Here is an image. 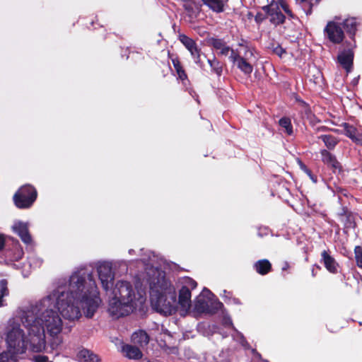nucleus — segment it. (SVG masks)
Segmentation results:
<instances>
[{
    "instance_id": "c756f323",
    "label": "nucleus",
    "mask_w": 362,
    "mask_h": 362,
    "mask_svg": "<svg viewBox=\"0 0 362 362\" xmlns=\"http://www.w3.org/2000/svg\"><path fill=\"white\" fill-rule=\"evenodd\" d=\"M19 354L8 347L7 351L0 354V362H17V355Z\"/></svg>"
},
{
    "instance_id": "6e6552de",
    "label": "nucleus",
    "mask_w": 362,
    "mask_h": 362,
    "mask_svg": "<svg viewBox=\"0 0 362 362\" xmlns=\"http://www.w3.org/2000/svg\"><path fill=\"white\" fill-rule=\"evenodd\" d=\"M262 9L270 17L269 21L275 26L284 23L286 16L280 11L279 5L274 0L268 5L262 7Z\"/></svg>"
},
{
    "instance_id": "20e7f679",
    "label": "nucleus",
    "mask_w": 362,
    "mask_h": 362,
    "mask_svg": "<svg viewBox=\"0 0 362 362\" xmlns=\"http://www.w3.org/2000/svg\"><path fill=\"white\" fill-rule=\"evenodd\" d=\"M114 297L110 300L108 310L112 316L124 317L132 313L137 307L135 292L128 281H118L113 290Z\"/></svg>"
},
{
    "instance_id": "864d4df0",
    "label": "nucleus",
    "mask_w": 362,
    "mask_h": 362,
    "mask_svg": "<svg viewBox=\"0 0 362 362\" xmlns=\"http://www.w3.org/2000/svg\"><path fill=\"white\" fill-rule=\"evenodd\" d=\"M163 64L165 66L167 70H171V68H170V66L169 63H168L167 64H165L164 63H163Z\"/></svg>"
},
{
    "instance_id": "72a5a7b5",
    "label": "nucleus",
    "mask_w": 362,
    "mask_h": 362,
    "mask_svg": "<svg viewBox=\"0 0 362 362\" xmlns=\"http://www.w3.org/2000/svg\"><path fill=\"white\" fill-rule=\"evenodd\" d=\"M190 54L194 59V63L200 68H202L204 66V62L202 60V56L206 57V55L202 52V49L199 47L196 50H194V52H192Z\"/></svg>"
},
{
    "instance_id": "4d7b16f0",
    "label": "nucleus",
    "mask_w": 362,
    "mask_h": 362,
    "mask_svg": "<svg viewBox=\"0 0 362 362\" xmlns=\"http://www.w3.org/2000/svg\"><path fill=\"white\" fill-rule=\"evenodd\" d=\"M204 291H207V292H209V293H211V291H210L209 289H206V288H204Z\"/></svg>"
},
{
    "instance_id": "c03bdc74",
    "label": "nucleus",
    "mask_w": 362,
    "mask_h": 362,
    "mask_svg": "<svg viewBox=\"0 0 362 362\" xmlns=\"http://www.w3.org/2000/svg\"><path fill=\"white\" fill-rule=\"evenodd\" d=\"M306 173H307L308 175L310 177V178L313 181V182L316 183L317 182V176L314 175L312 173L311 170H306Z\"/></svg>"
},
{
    "instance_id": "49530a36",
    "label": "nucleus",
    "mask_w": 362,
    "mask_h": 362,
    "mask_svg": "<svg viewBox=\"0 0 362 362\" xmlns=\"http://www.w3.org/2000/svg\"><path fill=\"white\" fill-rule=\"evenodd\" d=\"M328 130H331V129H329V128H328L327 127H325V126H321V127H318L317 129V132H320V131H328ZM332 131H333L334 132H339V129H332Z\"/></svg>"
},
{
    "instance_id": "3c124183",
    "label": "nucleus",
    "mask_w": 362,
    "mask_h": 362,
    "mask_svg": "<svg viewBox=\"0 0 362 362\" xmlns=\"http://www.w3.org/2000/svg\"><path fill=\"white\" fill-rule=\"evenodd\" d=\"M289 268V264L288 262H284V266L282 267V270H286Z\"/></svg>"
},
{
    "instance_id": "a18cd8bd",
    "label": "nucleus",
    "mask_w": 362,
    "mask_h": 362,
    "mask_svg": "<svg viewBox=\"0 0 362 362\" xmlns=\"http://www.w3.org/2000/svg\"><path fill=\"white\" fill-rule=\"evenodd\" d=\"M6 239L3 234H0V251L2 250L5 246Z\"/></svg>"
},
{
    "instance_id": "de8ad7c7",
    "label": "nucleus",
    "mask_w": 362,
    "mask_h": 362,
    "mask_svg": "<svg viewBox=\"0 0 362 362\" xmlns=\"http://www.w3.org/2000/svg\"><path fill=\"white\" fill-rule=\"evenodd\" d=\"M199 47L197 45V42L194 43L193 45H191V46L187 47L186 49L191 54L192 52H194V50H196Z\"/></svg>"
},
{
    "instance_id": "1a4fd4ad",
    "label": "nucleus",
    "mask_w": 362,
    "mask_h": 362,
    "mask_svg": "<svg viewBox=\"0 0 362 362\" xmlns=\"http://www.w3.org/2000/svg\"><path fill=\"white\" fill-rule=\"evenodd\" d=\"M324 31L329 40L334 44H339L344 40V30L340 25L336 22L329 21L327 24Z\"/></svg>"
},
{
    "instance_id": "5701e85b",
    "label": "nucleus",
    "mask_w": 362,
    "mask_h": 362,
    "mask_svg": "<svg viewBox=\"0 0 362 362\" xmlns=\"http://www.w3.org/2000/svg\"><path fill=\"white\" fill-rule=\"evenodd\" d=\"M122 351L125 353V356L130 359H139L143 356L139 347L129 344L124 345L122 346Z\"/></svg>"
},
{
    "instance_id": "cd10ccee",
    "label": "nucleus",
    "mask_w": 362,
    "mask_h": 362,
    "mask_svg": "<svg viewBox=\"0 0 362 362\" xmlns=\"http://www.w3.org/2000/svg\"><path fill=\"white\" fill-rule=\"evenodd\" d=\"M343 26L346 33L350 35L351 38H354L356 32L357 23L354 18L345 19L343 22Z\"/></svg>"
},
{
    "instance_id": "6e6d98bb",
    "label": "nucleus",
    "mask_w": 362,
    "mask_h": 362,
    "mask_svg": "<svg viewBox=\"0 0 362 362\" xmlns=\"http://www.w3.org/2000/svg\"><path fill=\"white\" fill-rule=\"evenodd\" d=\"M317 78H318V76H316V77H315V80H314L315 83H317V81H316Z\"/></svg>"
},
{
    "instance_id": "2f4dec72",
    "label": "nucleus",
    "mask_w": 362,
    "mask_h": 362,
    "mask_svg": "<svg viewBox=\"0 0 362 362\" xmlns=\"http://www.w3.org/2000/svg\"><path fill=\"white\" fill-rule=\"evenodd\" d=\"M206 43L209 46L212 47L216 50H218L226 44L223 39L214 37H208L206 39Z\"/></svg>"
},
{
    "instance_id": "4be33fe9",
    "label": "nucleus",
    "mask_w": 362,
    "mask_h": 362,
    "mask_svg": "<svg viewBox=\"0 0 362 362\" xmlns=\"http://www.w3.org/2000/svg\"><path fill=\"white\" fill-rule=\"evenodd\" d=\"M132 341L139 346H144L149 342V337L144 330L135 332L132 335Z\"/></svg>"
},
{
    "instance_id": "473e14b6",
    "label": "nucleus",
    "mask_w": 362,
    "mask_h": 362,
    "mask_svg": "<svg viewBox=\"0 0 362 362\" xmlns=\"http://www.w3.org/2000/svg\"><path fill=\"white\" fill-rule=\"evenodd\" d=\"M279 124L282 128L285 129V132L288 135L291 136L293 134V125L289 117H284L281 118L279 121Z\"/></svg>"
},
{
    "instance_id": "680f3d73",
    "label": "nucleus",
    "mask_w": 362,
    "mask_h": 362,
    "mask_svg": "<svg viewBox=\"0 0 362 362\" xmlns=\"http://www.w3.org/2000/svg\"><path fill=\"white\" fill-rule=\"evenodd\" d=\"M224 1L228 4L229 0H224Z\"/></svg>"
},
{
    "instance_id": "09e8293b",
    "label": "nucleus",
    "mask_w": 362,
    "mask_h": 362,
    "mask_svg": "<svg viewBox=\"0 0 362 362\" xmlns=\"http://www.w3.org/2000/svg\"><path fill=\"white\" fill-rule=\"evenodd\" d=\"M310 123L312 124H315V123H318L320 122V120L317 119V117H315V115H312L310 114Z\"/></svg>"
},
{
    "instance_id": "5fc2aeb1",
    "label": "nucleus",
    "mask_w": 362,
    "mask_h": 362,
    "mask_svg": "<svg viewBox=\"0 0 362 362\" xmlns=\"http://www.w3.org/2000/svg\"><path fill=\"white\" fill-rule=\"evenodd\" d=\"M311 274H312V276H313V277H315V276H316V272H315V269H314V268H313V269H312Z\"/></svg>"
},
{
    "instance_id": "603ef678",
    "label": "nucleus",
    "mask_w": 362,
    "mask_h": 362,
    "mask_svg": "<svg viewBox=\"0 0 362 362\" xmlns=\"http://www.w3.org/2000/svg\"><path fill=\"white\" fill-rule=\"evenodd\" d=\"M247 18H248V19L252 18L253 17V14H252V12H250H250H248V13H247Z\"/></svg>"
},
{
    "instance_id": "13d9d810",
    "label": "nucleus",
    "mask_w": 362,
    "mask_h": 362,
    "mask_svg": "<svg viewBox=\"0 0 362 362\" xmlns=\"http://www.w3.org/2000/svg\"><path fill=\"white\" fill-rule=\"evenodd\" d=\"M163 76H165V74L164 73V71H163Z\"/></svg>"
},
{
    "instance_id": "7ed1b4c3",
    "label": "nucleus",
    "mask_w": 362,
    "mask_h": 362,
    "mask_svg": "<svg viewBox=\"0 0 362 362\" xmlns=\"http://www.w3.org/2000/svg\"><path fill=\"white\" fill-rule=\"evenodd\" d=\"M150 295L152 305L157 312L165 315L175 312L176 292L175 287L164 276L156 282L150 283Z\"/></svg>"
},
{
    "instance_id": "bf43d9fd",
    "label": "nucleus",
    "mask_w": 362,
    "mask_h": 362,
    "mask_svg": "<svg viewBox=\"0 0 362 362\" xmlns=\"http://www.w3.org/2000/svg\"><path fill=\"white\" fill-rule=\"evenodd\" d=\"M107 35V34L105 35L104 40L106 39Z\"/></svg>"
},
{
    "instance_id": "2eb2a0df",
    "label": "nucleus",
    "mask_w": 362,
    "mask_h": 362,
    "mask_svg": "<svg viewBox=\"0 0 362 362\" xmlns=\"http://www.w3.org/2000/svg\"><path fill=\"white\" fill-rule=\"evenodd\" d=\"M13 230L25 244L28 245L31 243L32 237L29 233L27 223L22 221L16 222L13 226Z\"/></svg>"
},
{
    "instance_id": "052dcab7",
    "label": "nucleus",
    "mask_w": 362,
    "mask_h": 362,
    "mask_svg": "<svg viewBox=\"0 0 362 362\" xmlns=\"http://www.w3.org/2000/svg\"><path fill=\"white\" fill-rule=\"evenodd\" d=\"M317 75H320V72L319 71H317Z\"/></svg>"
},
{
    "instance_id": "f03ea898",
    "label": "nucleus",
    "mask_w": 362,
    "mask_h": 362,
    "mask_svg": "<svg viewBox=\"0 0 362 362\" xmlns=\"http://www.w3.org/2000/svg\"><path fill=\"white\" fill-rule=\"evenodd\" d=\"M50 296L25 311L21 322L28 329L30 337V345L34 352H42L45 349V329L51 337H55L62 330V320L57 311L47 309L39 316L42 307H45L51 300Z\"/></svg>"
},
{
    "instance_id": "a19ab883",
    "label": "nucleus",
    "mask_w": 362,
    "mask_h": 362,
    "mask_svg": "<svg viewBox=\"0 0 362 362\" xmlns=\"http://www.w3.org/2000/svg\"><path fill=\"white\" fill-rule=\"evenodd\" d=\"M273 53L281 57L282 55L286 53V49H284L279 44H277L276 46L274 47Z\"/></svg>"
},
{
    "instance_id": "4468645a",
    "label": "nucleus",
    "mask_w": 362,
    "mask_h": 362,
    "mask_svg": "<svg viewBox=\"0 0 362 362\" xmlns=\"http://www.w3.org/2000/svg\"><path fill=\"white\" fill-rule=\"evenodd\" d=\"M354 53L351 49H344L337 57V61L347 72H349L354 64Z\"/></svg>"
},
{
    "instance_id": "4c0bfd02",
    "label": "nucleus",
    "mask_w": 362,
    "mask_h": 362,
    "mask_svg": "<svg viewBox=\"0 0 362 362\" xmlns=\"http://www.w3.org/2000/svg\"><path fill=\"white\" fill-rule=\"evenodd\" d=\"M280 5L286 14H288L292 18H294V14L293 13L292 11L289 8V6L285 1L281 0L280 2Z\"/></svg>"
},
{
    "instance_id": "f257e3e1",
    "label": "nucleus",
    "mask_w": 362,
    "mask_h": 362,
    "mask_svg": "<svg viewBox=\"0 0 362 362\" xmlns=\"http://www.w3.org/2000/svg\"><path fill=\"white\" fill-rule=\"evenodd\" d=\"M98 295L92 273L87 269H81L70 276L69 291L62 292L55 303L65 319H79L81 316V309L86 317L91 318L101 301Z\"/></svg>"
},
{
    "instance_id": "ea45409f",
    "label": "nucleus",
    "mask_w": 362,
    "mask_h": 362,
    "mask_svg": "<svg viewBox=\"0 0 362 362\" xmlns=\"http://www.w3.org/2000/svg\"><path fill=\"white\" fill-rule=\"evenodd\" d=\"M219 52H218V54L220 55H223V56H227L228 55L229 52H230V54L232 53V50H234L233 48H231L230 47H229L228 45H227V44H226L223 47H222V48L219 49Z\"/></svg>"
},
{
    "instance_id": "f704fd0d",
    "label": "nucleus",
    "mask_w": 362,
    "mask_h": 362,
    "mask_svg": "<svg viewBox=\"0 0 362 362\" xmlns=\"http://www.w3.org/2000/svg\"><path fill=\"white\" fill-rule=\"evenodd\" d=\"M355 260L358 267L362 269V247L357 245L354 248Z\"/></svg>"
},
{
    "instance_id": "a878e982",
    "label": "nucleus",
    "mask_w": 362,
    "mask_h": 362,
    "mask_svg": "<svg viewBox=\"0 0 362 362\" xmlns=\"http://www.w3.org/2000/svg\"><path fill=\"white\" fill-rule=\"evenodd\" d=\"M13 252L12 250L6 251V257L9 258L11 261H18L23 255V249L21 247L18 242L13 245Z\"/></svg>"
},
{
    "instance_id": "f8f14e48",
    "label": "nucleus",
    "mask_w": 362,
    "mask_h": 362,
    "mask_svg": "<svg viewBox=\"0 0 362 362\" xmlns=\"http://www.w3.org/2000/svg\"><path fill=\"white\" fill-rule=\"evenodd\" d=\"M229 59L245 74L250 75L252 72L253 66L245 58L240 57L237 50H232Z\"/></svg>"
},
{
    "instance_id": "7c9ffc66",
    "label": "nucleus",
    "mask_w": 362,
    "mask_h": 362,
    "mask_svg": "<svg viewBox=\"0 0 362 362\" xmlns=\"http://www.w3.org/2000/svg\"><path fill=\"white\" fill-rule=\"evenodd\" d=\"M208 63L211 67V71L216 74L217 76L220 77L223 72L222 62L218 60L216 57H214L212 59H208Z\"/></svg>"
},
{
    "instance_id": "412c9836",
    "label": "nucleus",
    "mask_w": 362,
    "mask_h": 362,
    "mask_svg": "<svg viewBox=\"0 0 362 362\" xmlns=\"http://www.w3.org/2000/svg\"><path fill=\"white\" fill-rule=\"evenodd\" d=\"M77 358L79 362H99L100 361L98 355L87 349H83L78 351Z\"/></svg>"
},
{
    "instance_id": "39448f33",
    "label": "nucleus",
    "mask_w": 362,
    "mask_h": 362,
    "mask_svg": "<svg viewBox=\"0 0 362 362\" xmlns=\"http://www.w3.org/2000/svg\"><path fill=\"white\" fill-rule=\"evenodd\" d=\"M6 343L8 347L16 353H25L27 349V341L24 331L21 328L19 322L11 319L6 327Z\"/></svg>"
},
{
    "instance_id": "0eeeda50",
    "label": "nucleus",
    "mask_w": 362,
    "mask_h": 362,
    "mask_svg": "<svg viewBox=\"0 0 362 362\" xmlns=\"http://www.w3.org/2000/svg\"><path fill=\"white\" fill-rule=\"evenodd\" d=\"M98 276L105 291L111 288L114 284L115 274L110 263L104 262L98 267Z\"/></svg>"
},
{
    "instance_id": "a211bd4d",
    "label": "nucleus",
    "mask_w": 362,
    "mask_h": 362,
    "mask_svg": "<svg viewBox=\"0 0 362 362\" xmlns=\"http://www.w3.org/2000/svg\"><path fill=\"white\" fill-rule=\"evenodd\" d=\"M202 4L206 6L211 11L216 13H223L227 3L224 0H200Z\"/></svg>"
},
{
    "instance_id": "dca6fc26",
    "label": "nucleus",
    "mask_w": 362,
    "mask_h": 362,
    "mask_svg": "<svg viewBox=\"0 0 362 362\" xmlns=\"http://www.w3.org/2000/svg\"><path fill=\"white\" fill-rule=\"evenodd\" d=\"M344 128L343 134L351 139L357 144H362V134L358 132L357 129L347 122H343L341 125Z\"/></svg>"
},
{
    "instance_id": "37998d69",
    "label": "nucleus",
    "mask_w": 362,
    "mask_h": 362,
    "mask_svg": "<svg viewBox=\"0 0 362 362\" xmlns=\"http://www.w3.org/2000/svg\"><path fill=\"white\" fill-rule=\"evenodd\" d=\"M35 362H48V357L46 356H37L35 357Z\"/></svg>"
},
{
    "instance_id": "aec40b11",
    "label": "nucleus",
    "mask_w": 362,
    "mask_h": 362,
    "mask_svg": "<svg viewBox=\"0 0 362 362\" xmlns=\"http://www.w3.org/2000/svg\"><path fill=\"white\" fill-rule=\"evenodd\" d=\"M253 267L257 273L262 276L269 274L272 269L271 262L267 259H262L257 261L254 264Z\"/></svg>"
},
{
    "instance_id": "79ce46f5",
    "label": "nucleus",
    "mask_w": 362,
    "mask_h": 362,
    "mask_svg": "<svg viewBox=\"0 0 362 362\" xmlns=\"http://www.w3.org/2000/svg\"><path fill=\"white\" fill-rule=\"evenodd\" d=\"M301 2H306L308 1V8L305 10V13L307 16H309L312 13L313 11V4L310 2L311 0H300ZM317 1V0H316ZM305 9V8H304Z\"/></svg>"
},
{
    "instance_id": "9d476101",
    "label": "nucleus",
    "mask_w": 362,
    "mask_h": 362,
    "mask_svg": "<svg viewBox=\"0 0 362 362\" xmlns=\"http://www.w3.org/2000/svg\"><path fill=\"white\" fill-rule=\"evenodd\" d=\"M223 307V304L217 300L210 307L208 302L204 298H198L195 300L194 309L199 313L215 314Z\"/></svg>"
},
{
    "instance_id": "6ab92c4d",
    "label": "nucleus",
    "mask_w": 362,
    "mask_h": 362,
    "mask_svg": "<svg viewBox=\"0 0 362 362\" xmlns=\"http://www.w3.org/2000/svg\"><path fill=\"white\" fill-rule=\"evenodd\" d=\"M191 291L187 286H182L179 291L178 303L182 308H189L191 305Z\"/></svg>"
},
{
    "instance_id": "c85d7f7f",
    "label": "nucleus",
    "mask_w": 362,
    "mask_h": 362,
    "mask_svg": "<svg viewBox=\"0 0 362 362\" xmlns=\"http://www.w3.org/2000/svg\"><path fill=\"white\" fill-rule=\"evenodd\" d=\"M340 216H345L346 220L344 225L347 228L354 227L355 226V216L346 207H343L341 212L339 214Z\"/></svg>"
},
{
    "instance_id": "c9c22d12",
    "label": "nucleus",
    "mask_w": 362,
    "mask_h": 362,
    "mask_svg": "<svg viewBox=\"0 0 362 362\" xmlns=\"http://www.w3.org/2000/svg\"><path fill=\"white\" fill-rule=\"evenodd\" d=\"M178 39L180 41V42L185 47V48L191 46V45H193L194 43L196 42L192 38L188 37L185 34H180L178 36Z\"/></svg>"
},
{
    "instance_id": "8fccbe9b",
    "label": "nucleus",
    "mask_w": 362,
    "mask_h": 362,
    "mask_svg": "<svg viewBox=\"0 0 362 362\" xmlns=\"http://www.w3.org/2000/svg\"><path fill=\"white\" fill-rule=\"evenodd\" d=\"M277 44L278 43L274 42V41H272V42H269L267 48L269 49H272V52H273L274 51V47H275V46H276Z\"/></svg>"
},
{
    "instance_id": "f3484780",
    "label": "nucleus",
    "mask_w": 362,
    "mask_h": 362,
    "mask_svg": "<svg viewBox=\"0 0 362 362\" xmlns=\"http://www.w3.org/2000/svg\"><path fill=\"white\" fill-rule=\"evenodd\" d=\"M168 57L171 59L173 65L175 69L178 78L182 81L187 80V75L185 69L183 68L179 57L175 54H170V51L168 52Z\"/></svg>"
},
{
    "instance_id": "e433bc0d",
    "label": "nucleus",
    "mask_w": 362,
    "mask_h": 362,
    "mask_svg": "<svg viewBox=\"0 0 362 362\" xmlns=\"http://www.w3.org/2000/svg\"><path fill=\"white\" fill-rule=\"evenodd\" d=\"M183 286H187L191 291V289H194L197 286V283L193 279L187 277L185 279V285Z\"/></svg>"
},
{
    "instance_id": "9b49d317",
    "label": "nucleus",
    "mask_w": 362,
    "mask_h": 362,
    "mask_svg": "<svg viewBox=\"0 0 362 362\" xmlns=\"http://www.w3.org/2000/svg\"><path fill=\"white\" fill-rule=\"evenodd\" d=\"M321 160L325 165L330 168L333 173H340L342 166L337 159V157L327 149L320 150Z\"/></svg>"
},
{
    "instance_id": "423d86ee",
    "label": "nucleus",
    "mask_w": 362,
    "mask_h": 362,
    "mask_svg": "<svg viewBox=\"0 0 362 362\" xmlns=\"http://www.w3.org/2000/svg\"><path fill=\"white\" fill-rule=\"evenodd\" d=\"M37 197V189L31 185L21 187L14 194L13 199L18 209H28L33 206Z\"/></svg>"
},
{
    "instance_id": "58836bf2",
    "label": "nucleus",
    "mask_w": 362,
    "mask_h": 362,
    "mask_svg": "<svg viewBox=\"0 0 362 362\" xmlns=\"http://www.w3.org/2000/svg\"><path fill=\"white\" fill-rule=\"evenodd\" d=\"M268 17V15L263 14L261 12H257V14L255 16V21L257 23V24L260 25L264 20L267 19Z\"/></svg>"
},
{
    "instance_id": "b1692460",
    "label": "nucleus",
    "mask_w": 362,
    "mask_h": 362,
    "mask_svg": "<svg viewBox=\"0 0 362 362\" xmlns=\"http://www.w3.org/2000/svg\"><path fill=\"white\" fill-rule=\"evenodd\" d=\"M8 281L6 279H0V308L7 305L6 298L9 296Z\"/></svg>"
},
{
    "instance_id": "393cba45",
    "label": "nucleus",
    "mask_w": 362,
    "mask_h": 362,
    "mask_svg": "<svg viewBox=\"0 0 362 362\" xmlns=\"http://www.w3.org/2000/svg\"><path fill=\"white\" fill-rule=\"evenodd\" d=\"M318 139L324 142L329 151L334 150L339 142V139L337 137L331 134L320 135Z\"/></svg>"
},
{
    "instance_id": "ddd939ff",
    "label": "nucleus",
    "mask_w": 362,
    "mask_h": 362,
    "mask_svg": "<svg viewBox=\"0 0 362 362\" xmlns=\"http://www.w3.org/2000/svg\"><path fill=\"white\" fill-rule=\"evenodd\" d=\"M320 262L323 264L325 269L331 274H335L338 272L339 263L331 255L329 250H324L321 252Z\"/></svg>"
},
{
    "instance_id": "bb28decb",
    "label": "nucleus",
    "mask_w": 362,
    "mask_h": 362,
    "mask_svg": "<svg viewBox=\"0 0 362 362\" xmlns=\"http://www.w3.org/2000/svg\"><path fill=\"white\" fill-rule=\"evenodd\" d=\"M185 2L183 5L184 9L189 13H199L202 10V4L196 0H182Z\"/></svg>"
}]
</instances>
